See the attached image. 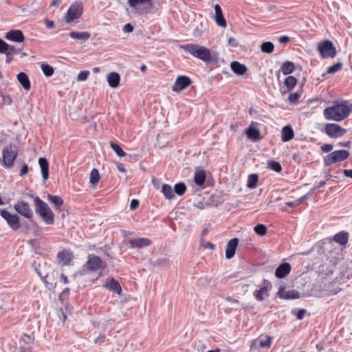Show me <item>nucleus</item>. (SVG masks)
Here are the masks:
<instances>
[{"instance_id":"nucleus-1","label":"nucleus","mask_w":352,"mask_h":352,"mask_svg":"<svg viewBox=\"0 0 352 352\" xmlns=\"http://www.w3.org/2000/svg\"><path fill=\"white\" fill-rule=\"evenodd\" d=\"M185 52L205 63H218L219 56L217 52H211L208 48L197 44H185L180 46Z\"/></svg>"},{"instance_id":"nucleus-2","label":"nucleus","mask_w":352,"mask_h":352,"mask_svg":"<svg viewBox=\"0 0 352 352\" xmlns=\"http://www.w3.org/2000/svg\"><path fill=\"white\" fill-rule=\"evenodd\" d=\"M34 199V204L36 213L47 225H52L54 223V215L48 205L41 200L38 196L30 195Z\"/></svg>"},{"instance_id":"nucleus-3","label":"nucleus","mask_w":352,"mask_h":352,"mask_svg":"<svg viewBox=\"0 0 352 352\" xmlns=\"http://www.w3.org/2000/svg\"><path fill=\"white\" fill-rule=\"evenodd\" d=\"M349 113V107L343 104L327 107L323 111V115L326 120L335 121L342 120Z\"/></svg>"},{"instance_id":"nucleus-4","label":"nucleus","mask_w":352,"mask_h":352,"mask_svg":"<svg viewBox=\"0 0 352 352\" xmlns=\"http://www.w3.org/2000/svg\"><path fill=\"white\" fill-rule=\"evenodd\" d=\"M17 155L18 150L16 146L12 144L6 146L2 151L3 160L1 164L7 168H10Z\"/></svg>"},{"instance_id":"nucleus-5","label":"nucleus","mask_w":352,"mask_h":352,"mask_svg":"<svg viewBox=\"0 0 352 352\" xmlns=\"http://www.w3.org/2000/svg\"><path fill=\"white\" fill-rule=\"evenodd\" d=\"M84 267L90 272H96L100 269L104 270L107 267V264L99 256L89 254Z\"/></svg>"},{"instance_id":"nucleus-6","label":"nucleus","mask_w":352,"mask_h":352,"mask_svg":"<svg viewBox=\"0 0 352 352\" xmlns=\"http://www.w3.org/2000/svg\"><path fill=\"white\" fill-rule=\"evenodd\" d=\"M349 155V152L346 150L335 151L326 155L324 158V164L325 166L332 164L341 162L346 159Z\"/></svg>"},{"instance_id":"nucleus-7","label":"nucleus","mask_w":352,"mask_h":352,"mask_svg":"<svg viewBox=\"0 0 352 352\" xmlns=\"http://www.w3.org/2000/svg\"><path fill=\"white\" fill-rule=\"evenodd\" d=\"M318 50L320 56L324 58H333L336 55V50L333 43L329 40L320 43L318 45Z\"/></svg>"},{"instance_id":"nucleus-8","label":"nucleus","mask_w":352,"mask_h":352,"mask_svg":"<svg viewBox=\"0 0 352 352\" xmlns=\"http://www.w3.org/2000/svg\"><path fill=\"white\" fill-rule=\"evenodd\" d=\"M82 13V6L78 3H72L65 15V22L69 23L79 19Z\"/></svg>"},{"instance_id":"nucleus-9","label":"nucleus","mask_w":352,"mask_h":352,"mask_svg":"<svg viewBox=\"0 0 352 352\" xmlns=\"http://www.w3.org/2000/svg\"><path fill=\"white\" fill-rule=\"evenodd\" d=\"M272 285L270 281L263 279V284L261 287L256 289L253 292V296L258 301H263L265 298L269 296V291L272 289Z\"/></svg>"},{"instance_id":"nucleus-10","label":"nucleus","mask_w":352,"mask_h":352,"mask_svg":"<svg viewBox=\"0 0 352 352\" xmlns=\"http://www.w3.org/2000/svg\"><path fill=\"white\" fill-rule=\"evenodd\" d=\"M0 215L6 221L10 228L13 230H17L20 228L19 217L17 214H12L8 211L0 208Z\"/></svg>"},{"instance_id":"nucleus-11","label":"nucleus","mask_w":352,"mask_h":352,"mask_svg":"<svg viewBox=\"0 0 352 352\" xmlns=\"http://www.w3.org/2000/svg\"><path fill=\"white\" fill-rule=\"evenodd\" d=\"M14 209L21 215L31 220L33 217V212L28 203L19 201L14 205Z\"/></svg>"},{"instance_id":"nucleus-12","label":"nucleus","mask_w":352,"mask_h":352,"mask_svg":"<svg viewBox=\"0 0 352 352\" xmlns=\"http://www.w3.org/2000/svg\"><path fill=\"white\" fill-rule=\"evenodd\" d=\"M151 0H127V3L130 8H133L134 13L138 15H142L147 12L145 7Z\"/></svg>"},{"instance_id":"nucleus-13","label":"nucleus","mask_w":352,"mask_h":352,"mask_svg":"<svg viewBox=\"0 0 352 352\" xmlns=\"http://www.w3.org/2000/svg\"><path fill=\"white\" fill-rule=\"evenodd\" d=\"M324 132L330 138H338L343 135L345 130L337 124L328 123L324 126Z\"/></svg>"},{"instance_id":"nucleus-14","label":"nucleus","mask_w":352,"mask_h":352,"mask_svg":"<svg viewBox=\"0 0 352 352\" xmlns=\"http://www.w3.org/2000/svg\"><path fill=\"white\" fill-rule=\"evenodd\" d=\"M276 296L284 300H294L300 298V293L295 289L285 291V286L280 285Z\"/></svg>"},{"instance_id":"nucleus-15","label":"nucleus","mask_w":352,"mask_h":352,"mask_svg":"<svg viewBox=\"0 0 352 352\" xmlns=\"http://www.w3.org/2000/svg\"><path fill=\"white\" fill-rule=\"evenodd\" d=\"M190 83L191 80L188 76H180L176 79L172 89L173 91L179 92L186 89Z\"/></svg>"},{"instance_id":"nucleus-16","label":"nucleus","mask_w":352,"mask_h":352,"mask_svg":"<svg viewBox=\"0 0 352 352\" xmlns=\"http://www.w3.org/2000/svg\"><path fill=\"white\" fill-rule=\"evenodd\" d=\"M272 338L270 336L265 335L260 336L258 339L253 340L250 348H256L258 344L261 348H270L271 346Z\"/></svg>"},{"instance_id":"nucleus-17","label":"nucleus","mask_w":352,"mask_h":352,"mask_svg":"<svg viewBox=\"0 0 352 352\" xmlns=\"http://www.w3.org/2000/svg\"><path fill=\"white\" fill-rule=\"evenodd\" d=\"M238 244L239 239L237 238L229 241L226 248V258L227 259H230L234 256Z\"/></svg>"},{"instance_id":"nucleus-18","label":"nucleus","mask_w":352,"mask_h":352,"mask_svg":"<svg viewBox=\"0 0 352 352\" xmlns=\"http://www.w3.org/2000/svg\"><path fill=\"white\" fill-rule=\"evenodd\" d=\"M129 243L132 248L140 249L151 244V241L147 238H137L129 240Z\"/></svg>"},{"instance_id":"nucleus-19","label":"nucleus","mask_w":352,"mask_h":352,"mask_svg":"<svg viewBox=\"0 0 352 352\" xmlns=\"http://www.w3.org/2000/svg\"><path fill=\"white\" fill-rule=\"evenodd\" d=\"M5 38L11 41L21 43L25 39L23 32L19 30H13L6 34Z\"/></svg>"},{"instance_id":"nucleus-20","label":"nucleus","mask_w":352,"mask_h":352,"mask_svg":"<svg viewBox=\"0 0 352 352\" xmlns=\"http://www.w3.org/2000/svg\"><path fill=\"white\" fill-rule=\"evenodd\" d=\"M12 299L8 295H0V312H6L10 309H12L11 306Z\"/></svg>"},{"instance_id":"nucleus-21","label":"nucleus","mask_w":352,"mask_h":352,"mask_svg":"<svg viewBox=\"0 0 352 352\" xmlns=\"http://www.w3.org/2000/svg\"><path fill=\"white\" fill-rule=\"evenodd\" d=\"M254 124H257L254 122H252L250 127L246 131L247 136L252 141L256 142L261 139L260 131L256 128L253 127L252 126Z\"/></svg>"},{"instance_id":"nucleus-22","label":"nucleus","mask_w":352,"mask_h":352,"mask_svg":"<svg viewBox=\"0 0 352 352\" xmlns=\"http://www.w3.org/2000/svg\"><path fill=\"white\" fill-rule=\"evenodd\" d=\"M291 271V266L288 263L280 265L275 271V276L278 278L285 277Z\"/></svg>"},{"instance_id":"nucleus-23","label":"nucleus","mask_w":352,"mask_h":352,"mask_svg":"<svg viewBox=\"0 0 352 352\" xmlns=\"http://www.w3.org/2000/svg\"><path fill=\"white\" fill-rule=\"evenodd\" d=\"M215 11V22L223 28L226 26V21L223 15L221 8L219 4H216L214 7Z\"/></svg>"},{"instance_id":"nucleus-24","label":"nucleus","mask_w":352,"mask_h":352,"mask_svg":"<svg viewBox=\"0 0 352 352\" xmlns=\"http://www.w3.org/2000/svg\"><path fill=\"white\" fill-rule=\"evenodd\" d=\"M38 164L41 169L43 179H47L49 177V163L47 159L45 157H40L38 159Z\"/></svg>"},{"instance_id":"nucleus-25","label":"nucleus","mask_w":352,"mask_h":352,"mask_svg":"<svg viewBox=\"0 0 352 352\" xmlns=\"http://www.w3.org/2000/svg\"><path fill=\"white\" fill-rule=\"evenodd\" d=\"M120 76L117 72H111L107 76V82L112 88L118 87L120 84Z\"/></svg>"},{"instance_id":"nucleus-26","label":"nucleus","mask_w":352,"mask_h":352,"mask_svg":"<svg viewBox=\"0 0 352 352\" xmlns=\"http://www.w3.org/2000/svg\"><path fill=\"white\" fill-rule=\"evenodd\" d=\"M294 138V131L290 125L285 126L281 131V140L283 142H288Z\"/></svg>"},{"instance_id":"nucleus-27","label":"nucleus","mask_w":352,"mask_h":352,"mask_svg":"<svg viewBox=\"0 0 352 352\" xmlns=\"http://www.w3.org/2000/svg\"><path fill=\"white\" fill-rule=\"evenodd\" d=\"M230 68L236 74L240 76L243 75L247 71L246 66L238 61L232 62L230 64Z\"/></svg>"},{"instance_id":"nucleus-28","label":"nucleus","mask_w":352,"mask_h":352,"mask_svg":"<svg viewBox=\"0 0 352 352\" xmlns=\"http://www.w3.org/2000/svg\"><path fill=\"white\" fill-rule=\"evenodd\" d=\"M17 80L26 91L30 90L31 84L28 75L24 72H20L17 74Z\"/></svg>"},{"instance_id":"nucleus-29","label":"nucleus","mask_w":352,"mask_h":352,"mask_svg":"<svg viewBox=\"0 0 352 352\" xmlns=\"http://www.w3.org/2000/svg\"><path fill=\"white\" fill-rule=\"evenodd\" d=\"M333 240L341 245H344L349 241V234L344 231H341L333 236Z\"/></svg>"},{"instance_id":"nucleus-30","label":"nucleus","mask_w":352,"mask_h":352,"mask_svg":"<svg viewBox=\"0 0 352 352\" xmlns=\"http://www.w3.org/2000/svg\"><path fill=\"white\" fill-rule=\"evenodd\" d=\"M106 287L111 292H115L118 294H120L122 292V287L120 283L114 278H111L109 282L107 283Z\"/></svg>"},{"instance_id":"nucleus-31","label":"nucleus","mask_w":352,"mask_h":352,"mask_svg":"<svg viewBox=\"0 0 352 352\" xmlns=\"http://www.w3.org/2000/svg\"><path fill=\"white\" fill-rule=\"evenodd\" d=\"M57 257L63 263L64 265H69L73 258L72 254L67 251H62L58 252Z\"/></svg>"},{"instance_id":"nucleus-32","label":"nucleus","mask_w":352,"mask_h":352,"mask_svg":"<svg viewBox=\"0 0 352 352\" xmlns=\"http://www.w3.org/2000/svg\"><path fill=\"white\" fill-rule=\"evenodd\" d=\"M195 183L199 186L204 185L206 181V173L203 170H197L194 175Z\"/></svg>"},{"instance_id":"nucleus-33","label":"nucleus","mask_w":352,"mask_h":352,"mask_svg":"<svg viewBox=\"0 0 352 352\" xmlns=\"http://www.w3.org/2000/svg\"><path fill=\"white\" fill-rule=\"evenodd\" d=\"M69 36L74 39L80 40L82 41H85L88 40L91 34L89 32H72L69 33Z\"/></svg>"},{"instance_id":"nucleus-34","label":"nucleus","mask_w":352,"mask_h":352,"mask_svg":"<svg viewBox=\"0 0 352 352\" xmlns=\"http://www.w3.org/2000/svg\"><path fill=\"white\" fill-rule=\"evenodd\" d=\"M162 192L165 198L169 200L173 199L175 197L174 190L169 184H164L162 185Z\"/></svg>"},{"instance_id":"nucleus-35","label":"nucleus","mask_w":352,"mask_h":352,"mask_svg":"<svg viewBox=\"0 0 352 352\" xmlns=\"http://www.w3.org/2000/svg\"><path fill=\"white\" fill-rule=\"evenodd\" d=\"M47 199L50 203L54 204L57 210H60V208L63 205V200L60 197L49 194L47 195Z\"/></svg>"},{"instance_id":"nucleus-36","label":"nucleus","mask_w":352,"mask_h":352,"mask_svg":"<svg viewBox=\"0 0 352 352\" xmlns=\"http://www.w3.org/2000/svg\"><path fill=\"white\" fill-rule=\"evenodd\" d=\"M297 79L292 76H287L284 81V84L287 87V91H289L294 88L296 85ZM283 93L286 92V90L283 91Z\"/></svg>"},{"instance_id":"nucleus-37","label":"nucleus","mask_w":352,"mask_h":352,"mask_svg":"<svg viewBox=\"0 0 352 352\" xmlns=\"http://www.w3.org/2000/svg\"><path fill=\"white\" fill-rule=\"evenodd\" d=\"M294 64L291 61H286L284 63L280 68V71L284 75L292 74L294 70Z\"/></svg>"},{"instance_id":"nucleus-38","label":"nucleus","mask_w":352,"mask_h":352,"mask_svg":"<svg viewBox=\"0 0 352 352\" xmlns=\"http://www.w3.org/2000/svg\"><path fill=\"white\" fill-rule=\"evenodd\" d=\"M258 176L256 174H251L248 177V188L254 189L256 187Z\"/></svg>"},{"instance_id":"nucleus-39","label":"nucleus","mask_w":352,"mask_h":352,"mask_svg":"<svg viewBox=\"0 0 352 352\" xmlns=\"http://www.w3.org/2000/svg\"><path fill=\"white\" fill-rule=\"evenodd\" d=\"M100 178V177L98 170L96 168L92 169V170L90 173V184L93 186H96L98 183Z\"/></svg>"},{"instance_id":"nucleus-40","label":"nucleus","mask_w":352,"mask_h":352,"mask_svg":"<svg viewBox=\"0 0 352 352\" xmlns=\"http://www.w3.org/2000/svg\"><path fill=\"white\" fill-rule=\"evenodd\" d=\"M274 44L270 41H266L261 44V50L263 52L270 54L274 51Z\"/></svg>"},{"instance_id":"nucleus-41","label":"nucleus","mask_w":352,"mask_h":352,"mask_svg":"<svg viewBox=\"0 0 352 352\" xmlns=\"http://www.w3.org/2000/svg\"><path fill=\"white\" fill-rule=\"evenodd\" d=\"M173 190L174 192H175L177 195L182 196L185 193L186 190V185L182 182L176 184L174 186Z\"/></svg>"},{"instance_id":"nucleus-42","label":"nucleus","mask_w":352,"mask_h":352,"mask_svg":"<svg viewBox=\"0 0 352 352\" xmlns=\"http://www.w3.org/2000/svg\"><path fill=\"white\" fill-rule=\"evenodd\" d=\"M110 146L118 157H122L126 155V153L118 144L111 142H110Z\"/></svg>"},{"instance_id":"nucleus-43","label":"nucleus","mask_w":352,"mask_h":352,"mask_svg":"<svg viewBox=\"0 0 352 352\" xmlns=\"http://www.w3.org/2000/svg\"><path fill=\"white\" fill-rule=\"evenodd\" d=\"M267 166L270 169L276 173H280L282 170V166L280 164L274 160L269 161L267 162Z\"/></svg>"},{"instance_id":"nucleus-44","label":"nucleus","mask_w":352,"mask_h":352,"mask_svg":"<svg viewBox=\"0 0 352 352\" xmlns=\"http://www.w3.org/2000/svg\"><path fill=\"white\" fill-rule=\"evenodd\" d=\"M41 69H42L43 74L47 77L52 76L54 74V68L51 65H50L48 64H42L41 65Z\"/></svg>"},{"instance_id":"nucleus-45","label":"nucleus","mask_w":352,"mask_h":352,"mask_svg":"<svg viewBox=\"0 0 352 352\" xmlns=\"http://www.w3.org/2000/svg\"><path fill=\"white\" fill-rule=\"evenodd\" d=\"M254 232L259 236H264L267 232V228L263 224H257L254 228Z\"/></svg>"},{"instance_id":"nucleus-46","label":"nucleus","mask_w":352,"mask_h":352,"mask_svg":"<svg viewBox=\"0 0 352 352\" xmlns=\"http://www.w3.org/2000/svg\"><path fill=\"white\" fill-rule=\"evenodd\" d=\"M341 68L342 64L340 63H338L331 67H329L327 70V73L329 74H333L339 71Z\"/></svg>"},{"instance_id":"nucleus-47","label":"nucleus","mask_w":352,"mask_h":352,"mask_svg":"<svg viewBox=\"0 0 352 352\" xmlns=\"http://www.w3.org/2000/svg\"><path fill=\"white\" fill-rule=\"evenodd\" d=\"M89 75V71H87V70L81 71L78 74L76 80L78 81H84V80L87 79Z\"/></svg>"},{"instance_id":"nucleus-48","label":"nucleus","mask_w":352,"mask_h":352,"mask_svg":"<svg viewBox=\"0 0 352 352\" xmlns=\"http://www.w3.org/2000/svg\"><path fill=\"white\" fill-rule=\"evenodd\" d=\"M34 340V338H32L31 336H28L26 334H24L21 338V343L23 342L25 344H33Z\"/></svg>"},{"instance_id":"nucleus-49","label":"nucleus","mask_w":352,"mask_h":352,"mask_svg":"<svg viewBox=\"0 0 352 352\" xmlns=\"http://www.w3.org/2000/svg\"><path fill=\"white\" fill-rule=\"evenodd\" d=\"M300 97V94L298 92L292 93L289 94L288 100L291 103H296L298 101L299 98Z\"/></svg>"},{"instance_id":"nucleus-50","label":"nucleus","mask_w":352,"mask_h":352,"mask_svg":"<svg viewBox=\"0 0 352 352\" xmlns=\"http://www.w3.org/2000/svg\"><path fill=\"white\" fill-rule=\"evenodd\" d=\"M8 44L3 39L0 38V53L5 54L8 52Z\"/></svg>"},{"instance_id":"nucleus-51","label":"nucleus","mask_w":352,"mask_h":352,"mask_svg":"<svg viewBox=\"0 0 352 352\" xmlns=\"http://www.w3.org/2000/svg\"><path fill=\"white\" fill-rule=\"evenodd\" d=\"M169 263V259L167 258H162L153 261L154 265H166Z\"/></svg>"},{"instance_id":"nucleus-52","label":"nucleus","mask_w":352,"mask_h":352,"mask_svg":"<svg viewBox=\"0 0 352 352\" xmlns=\"http://www.w3.org/2000/svg\"><path fill=\"white\" fill-rule=\"evenodd\" d=\"M201 246L205 249H214L215 245L209 241H201Z\"/></svg>"},{"instance_id":"nucleus-53","label":"nucleus","mask_w":352,"mask_h":352,"mask_svg":"<svg viewBox=\"0 0 352 352\" xmlns=\"http://www.w3.org/2000/svg\"><path fill=\"white\" fill-rule=\"evenodd\" d=\"M122 31L124 33H131L133 31V26L130 23H127L124 25Z\"/></svg>"},{"instance_id":"nucleus-54","label":"nucleus","mask_w":352,"mask_h":352,"mask_svg":"<svg viewBox=\"0 0 352 352\" xmlns=\"http://www.w3.org/2000/svg\"><path fill=\"white\" fill-rule=\"evenodd\" d=\"M20 49H16L14 46L8 45V52H11V55L17 54L20 52Z\"/></svg>"},{"instance_id":"nucleus-55","label":"nucleus","mask_w":352,"mask_h":352,"mask_svg":"<svg viewBox=\"0 0 352 352\" xmlns=\"http://www.w3.org/2000/svg\"><path fill=\"white\" fill-rule=\"evenodd\" d=\"M333 149V145L331 144H324L321 146V150L324 153H328Z\"/></svg>"},{"instance_id":"nucleus-56","label":"nucleus","mask_w":352,"mask_h":352,"mask_svg":"<svg viewBox=\"0 0 352 352\" xmlns=\"http://www.w3.org/2000/svg\"><path fill=\"white\" fill-rule=\"evenodd\" d=\"M139 206V201L138 199H133L131 200L130 204V208L131 210H135Z\"/></svg>"},{"instance_id":"nucleus-57","label":"nucleus","mask_w":352,"mask_h":352,"mask_svg":"<svg viewBox=\"0 0 352 352\" xmlns=\"http://www.w3.org/2000/svg\"><path fill=\"white\" fill-rule=\"evenodd\" d=\"M28 164H24L23 166H22V168L21 169V171H20V175L21 176H23L25 175H26L28 173Z\"/></svg>"},{"instance_id":"nucleus-58","label":"nucleus","mask_w":352,"mask_h":352,"mask_svg":"<svg viewBox=\"0 0 352 352\" xmlns=\"http://www.w3.org/2000/svg\"><path fill=\"white\" fill-rule=\"evenodd\" d=\"M306 311L304 309H299L296 314V318L298 320H302L304 318Z\"/></svg>"},{"instance_id":"nucleus-59","label":"nucleus","mask_w":352,"mask_h":352,"mask_svg":"<svg viewBox=\"0 0 352 352\" xmlns=\"http://www.w3.org/2000/svg\"><path fill=\"white\" fill-rule=\"evenodd\" d=\"M325 184H326V182L324 180L320 181L318 183L316 182L314 185V188H313L312 190H316L318 188L322 187L323 186L325 185Z\"/></svg>"},{"instance_id":"nucleus-60","label":"nucleus","mask_w":352,"mask_h":352,"mask_svg":"<svg viewBox=\"0 0 352 352\" xmlns=\"http://www.w3.org/2000/svg\"><path fill=\"white\" fill-rule=\"evenodd\" d=\"M290 38L289 36H283L279 38V42L283 44H286L289 41Z\"/></svg>"},{"instance_id":"nucleus-61","label":"nucleus","mask_w":352,"mask_h":352,"mask_svg":"<svg viewBox=\"0 0 352 352\" xmlns=\"http://www.w3.org/2000/svg\"><path fill=\"white\" fill-rule=\"evenodd\" d=\"M225 300L230 302L231 304H233V305H238L239 304V300L236 298H232L230 296H228V297H225Z\"/></svg>"},{"instance_id":"nucleus-62","label":"nucleus","mask_w":352,"mask_h":352,"mask_svg":"<svg viewBox=\"0 0 352 352\" xmlns=\"http://www.w3.org/2000/svg\"><path fill=\"white\" fill-rule=\"evenodd\" d=\"M105 336L103 335H100L97 338L95 339V343H102L104 340Z\"/></svg>"},{"instance_id":"nucleus-63","label":"nucleus","mask_w":352,"mask_h":352,"mask_svg":"<svg viewBox=\"0 0 352 352\" xmlns=\"http://www.w3.org/2000/svg\"><path fill=\"white\" fill-rule=\"evenodd\" d=\"M228 43L230 46L232 47H236L238 45L237 41L234 38H230Z\"/></svg>"},{"instance_id":"nucleus-64","label":"nucleus","mask_w":352,"mask_h":352,"mask_svg":"<svg viewBox=\"0 0 352 352\" xmlns=\"http://www.w3.org/2000/svg\"><path fill=\"white\" fill-rule=\"evenodd\" d=\"M20 352H32V349L30 347H27V346H20Z\"/></svg>"}]
</instances>
